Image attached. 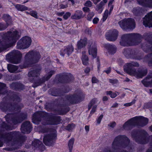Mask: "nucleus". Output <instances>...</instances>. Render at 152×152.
Segmentation results:
<instances>
[{"label":"nucleus","mask_w":152,"mask_h":152,"mask_svg":"<svg viewBox=\"0 0 152 152\" xmlns=\"http://www.w3.org/2000/svg\"><path fill=\"white\" fill-rule=\"evenodd\" d=\"M138 65V64L136 63L132 62L128 63L124 66V71L130 75L134 76L137 77H142L146 74V71L143 72H140L136 71L134 68H132L133 66H137Z\"/></svg>","instance_id":"1"},{"label":"nucleus","mask_w":152,"mask_h":152,"mask_svg":"<svg viewBox=\"0 0 152 152\" xmlns=\"http://www.w3.org/2000/svg\"><path fill=\"white\" fill-rule=\"evenodd\" d=\"M20 34L16 30L8 32L6 35L4 41V45L6 47L11 46L16 42L20 36Z\"/></svg>","instance_id":"2"},{"label":"nucleus","mask_w":152,"mask_h":152,"mask_svg":"<svg viewBox=\"0 0 152 152\" xmlns=\"http://www.w3.org/2000/svg\"><path fill=\"white\" fill-rule=\"evenodd\" d=\"M148 119L142 116L134 117L126 122L123 126L124 129H129L132 126L135 125L139 122L143 124L144 125H146L148 122Z\"/></svg>","instance_id":"3"},{"label":"nucleus","mask_w":152,"mask_h":152,"mask_svg":"<svg viewBox=\"0 0 152 152\" xmlns=\"http://www.w3.org/2000/svg\"><path fill=\"white\" fill-rule=\"evenodd\" d=\"M40 57L39 55V53H37L31 51L29 52L26 56L25 58L26 60H27L26 61L25 63V65L24 67H26L30 66V64L36 58H37V60L35 61L34 62L37 61L39 59Z\"/></svg>","instance_id":"4"},{"label":"nucleus","mask_w":152,"mask_h":152,"mask_svg":"<svg viewBox=\"0 0 152 152\" xmlns=\"http://www.w3.org/2000/svg\"><path fill=\"white\" fill-rule=\"evenodd\" d=\"M31 42V38L26 36L23 37L18 43L17 47L19 49L26 48L30 45Z\"/></svg>","instance_id":"5"},{"label":"nucleus","mask_w":152,"mask_h":152,"mask_svg":"<svg viewBox=\"0 0 152 152\" xmlns=\"http://www.w3.org/2000/svg\"><path fill=\"white\" fill-rule=\"evenodd\" d=\"M121 27L123 29L127 28L129 29H133L135 27V23L134 20L131 19H128L119 22Z\"/></svg>","instance_id":"6"},{"label":"nucleus","mask_w":152,"mask_h":152,"mask_svg":"<svg viewBox=\"0 0 152 152\" xmlns=\"http://www.w3.org/2000/svg\"><path fill=\"white\" fill-rule=\"evenodd\" d=\"M133 35L132 34H129L123 35L121 38V40L120 42L121 45L123 46L136 45V44L134 43V41L130 40Z\"/></svg>","instance_id":"7"},{"label":"nucleus","mask_w":152,"mask_h":152,"mask_svg":"<svg viewBox=\"0 0 152 152\" xmlns=\"http://www.w3.org/2000/svg\"><path fill=\"white\" fill-rule=\"evenodd\" d=\"M143 24L145 27H152V11L148 14L143 18Z\"/></svg>","instance_id":"8"},{"label":"nucleus","mask_w":152,"mask_h":152,"mask_svg":"<svg viewBox=\"0 0 152 152\" xmlns=\"http://www.w3.org/2000/svg\"><path fill=\"white\" fill-rule=\"evenodd\" d=\"M118 35V32L116 30H113L110 31L108 34L106 35V39L110 41H115L117 38Z\"/></svg>","instance_id":"9"},{"label":"nucleus","mask_w":152,"mask_h":152,"mask_svg":"<svg viewBox=\"0 0 152 152\" xmlns=\"http://www.w3.org/2000/svg\"><path fill=\"white\" fill-rule=\"evenodd\" d=\"M31 128L30 122L28 121H26L22 125L21 130L24 133H28L31 131Z\"/></svg>","instance_id":"10"},{"label":"nucleus","mask_w":152,"mask_h":152,"mask_svg":"<svg viewBox=\"0 0 152 152\" xmlns=\"http://www.w3.org/2000/svg\"><path fill=\"white\" fill-rule=\"evenodd\" d=\"M53 137L52 135H48L44 137L43 139L44 143L47 145H52L53 141Z\"/></svg>","instance_id":"11"},{"label":"nucleus","mask_w":152,"mask_h":152,"mask_svg":"<svg viewBox=\"0 0 152 152\" xmlns=\"http://www.w3.org/2000/svg\"><path fill=\"white\" fill-rule=\"evenodd\" d=\"M97 49L96 45L92 44L90 45L88 48V53L89 55L94 57H95L97 55Z\"/></svg>","instance_id":"12"},{"label":"nucleus","mask_w":152,"mask_h":152,"mask_svg":"<svg viewBox=\"0 0 152 152\" xmlns=\"http://www.w3.org/2000/svg\"><path fill=\"white\" fill-rule=\"evenodd\" d=\"M73 48L72 45L66 47L65 49L62 50L61 51L60 54L62 56H64L66 54L67 55L71 54L73 50Z\"/></svg>","instance_id":"13"},{"label":"nucleus","mask_w":152,"mask_h":152,"mask_svg":"<svg viewBox=\"0 0 152 152\" xmlns=\"http://www.w3.org/2000/svg\"><path fill=\"white\" fill-rule=\"evenodd\" d=\"M139 3L147 7H152V0H137Z\"/></svg>","instance_id":"14"},{"label":"nucleus","mask_w":152,"mask_h":152,"mask_svg":"<svg viewBox=\"0 0 152 152\" xmlns=\"http://www.w3.org/2000/svg\"><path fill=\"white\" fill-rule=\"evenodd\" d=\"M83 12L80 10L75 11L74 14L71 16V18L75 19H79L83 17Z\"/></svg>","instance_id":"15"},{"label":"nucleus","mask_w":152,"mask_h":152,"mask_svg":"<svg viewBox=\"0 0 152 152\" xmlns=\"http://www.w3.org/2000/svg\"><path fill=\"white\" fill-rule=\"evenodd\" d=\"M15 7L18 10L21 11H23L26 10H28L29 11L31 10V9H28L26 6L24 5H22L20 4H17L15 6Z\"/></svg>","instance_id":"16"},{"label":"nucleus","mask_w":152,"mask_h":152,"mask_svg":"<svg viewBox=\"0 0 152 152\" xmlns=\"http://www.w3.org/2000/svg\"><path fill=\"white\" fill-rule=\"evenodd\" d=\"M85 52L82 53V56L81 60L83 64L84 65H87L88 64V56L85 54Z\"/></svg>","instance_id":"17"},{"label":"nucleus","mask_w":152,"mask_h":152,"mask_svg":"<svg viewBox=\"0 0 152 152\" xmlns=\"http://www.w3.org/2000/svg\"><path fill=\"white\" fill-rule=\"evenodd\" d=\"M104 47L108 49L109 51L112 54L115 52V49L114 46L109 44H105L104 45Z\"/></svg>","instance_id":"18"},{"label":"nucleus","mask_w":152,"mask_h":152,"mask_svg":"<svg viewBox=\"0 0 152 152\" xmlns=\"http://www.w3.org/2000/svg\"><path fill=\"white\" fill-rule=\"evenodd\" d=\"M7 68L8 71L11 72H17L18 67L16 66L8 64L7 65Z\"/></svg>","instance_id":"19"},{"label":"nucleus","mask_w":152,"mask_h":152,"mask_svg":"<svg viewBox=\"0 0 152 152\" xmlns=\"http://www.w3.org/2000/svg\"><path fill=\"white\" fill-rule=\"evenodd\" d=\"M107 0H103L101 2L99 5L97 6L96 10L98 11L99 13H100L102 12L103 10L102 7L107 2Z\"/></svg>","instance_id":"20"},{"label":"nucleus","mask_w":152,"mask_h":152,"mask_svg":"<svg viewBox=\"0 0 152 152\" xmlns=\"http://www.w3.org/2000/svg\"><path fill=\"white\" fill-rule=\"evenodd\" d=\"M87 43V40L86 38H84V39H80L78 42L77 47L79 49H80L81 48L83 47Z\"/></svg>","instance_id":"21"},{"label":"nucleus","mask_w":152,"mask_h":152,"mask_svg":"<svg viewBox=\"0 0 152 152\" xmlns=\"http://www.w3.org/2000/svg\"><path fill=\"white\" fill-rule=\"evenodd\" d=\"M99 103V102L97 99L94 98L88 104V108L89 110H90L93 106L95 105H97V104Z\"/></svg>","instance_id":"22"},{"label":"nucleus","mask_w":152,"mask_h":152,"mask_svg":"<svg viewBox=\"0 0 152 152\" xmlns=\"http://www.w3.org/2000/svg\"><path fill=\"white\" fill-rule=\"evenodd\" d=\"M107 95L110 96L112 98H114L119 94L118 92H113L111 91H108L106 92Z\"/></svg>","instance_id":"23"},{"label":"nucleus","mask_w":152,"mask_h":152,"mask_svg":"<svg viewBox=\"0 0 152 152\" xmlns=\"http://www.w3.org/2000/svg\"><path fill=\"white\" fill-rule=\"evenodd\" d=\"M74 141V139L72 138L70 139L69 142L68 146L69 148V150L70 152H71L72 150Z\"/></svg>","instance_id":"24"},{"label":"nucleus","mask_w":152,"mask_h":152,"mask_svg":"<svg viewBox=\"0 0 152 152\" xmlns=\"http://www.w3.org/2000/svg\"><path fill=\"white\" fill-rule=\"evenodd\" d=\"M108 10H106L104 13L103 17L102 20L103 22L105 21L107 18L108 16Z\"/></svg>","instance_id":"25"},{"label":"nucleus","mask_w":152,"mask_h":152,"mask_svg":"<svg viewBox=\"0 0 152 152\" xmlns=\"http://www.w3.org/2000/svg\"><path fill=\"white\" fill-rule=\"evenodd\" d=\"M4 18L5 20L6 21L7 23L10 22V17L8 15L5 14L4 15Z\"/></svg>","instance_id":"26"},{"label":"nucleus","mask_w":152,"mask_h":152,"mask_svg":"<svg viewBox=\"0 0 152 152\" xmlns=\"http://www.w3.org/2000/svg\"><path fill=\"white\" fill-rule=\"evenodd\" d=\"M29 15L35 18H38L37 14V12L36 11H31L30 12Z\"/></svg>","instance_id":"27"},{"label":"nucleus","mask_w":152,"mask_h":152,"mask_svg":"<svg viewBox=\"0 0 152 152\" xmlns=\"http://www.w3.org/2000/svg\"><path fill=\"white\" fill-rule=\"evenodd\" d=\"M103 118V115H101L97 118L96 120V125H99L100 123Z\"/></svg>","instance_id":"28"},{"label":"nucleus","mask_w":152,"mask_h":152,"mask_svg":"<svg viewBox=\"0 0 152 152\" xmlns=\"http://www.w3.org/2000/svg\"><path fill=\"white\" fill-rule=\"evenodd\" d=\"M94 13L93 12H90L87 16V19L89 20H91L94 15Z\"/></svg>","instance_id":"29"},{"label":"nucleus","mask_w":152,"mask_h":152,"mask_svg":"<svg viewBox=\"0 0 152 152\" xmlns=\"http://www.w3.org/2000/svg\"><path fill=\"white\" fill-rule=\"evenodd\" d=\"M71 14L69 12H66L63 16V18L64 19L66 20L69 18L71 15Z\"/></svg>","instance_id":"30"},{"label":"nucleus","mask_w":152,"mask_h":152,"mask_svg":"<svg viewBox=\"0 0 152 152\" xmlns=\"http://www.w3.org/2000/svg\"><path fill=\"white\" fill-rule=\"evenodd\" d=\"M7 25H4L2 23L0 24V31L4 30L7 27Z\"/></svg>","instance_id":"31"},{"label":"nucleus","mask_w":152,"mask_h":152,"mask_svg":"<svg viewBox=\"0 0 152 152\" xmlns=\"http://www.w3.org/2000/svg\"><path fill=\"white\" fill-rule=\"evenodd\" d=\"M135 100H134L131 102L125 104H124V106L126 107L129 106L134 104L135 103Z\"/></svg>","instance_id":"32"},{"label":"nucleus","mask_w":152,"mask_h":152,"mask_svg":"<svg viewBox=\"0 0 152 152\" xmlns=\"http://www.w3.org/2000/svg\"><path fill=\"white\" fill-rule=\"evenodd\" d=\"M97 107V105H94L93 106L92 110L91 111V113L93 114L96 111Z\"/></svg>","instance_id":"33"},{"label":"nucleus","mask_w":152,"mask_h":152,"mask_svg":"<svg viewBox=\"0 0 152 152\" xmlns=\"http://www.w3.org/2000/svg\"><path fill=\"white\" fill-rule=\"evenodd\" d=\"M125 137L124 136H120L117 137L114 140V141L113 142V144L114 145L115 142L116 141H118V139L123 138Z\"/></svg>","instance_id":"34"},{"label":"nucleus","mask_w":152,"mask_h":152,"mask_svg":"<svg viewBox=\"0 0 152 152\" xmlns=\"http://www.w3.org/2000/svg\"><path fill=\"white\" fill-rule=\"evenodd\" d=\"M92 81L93 83H96L98 82L99 80L96 77H94L92 78Z\"/></svg>","instance_id":"35"},{"label":"nucleus","mask_w":152,"mask_h":152,"mask_svg":"<svg viewBox=\"0 0 152 152\" xmlns=\"http://www.w3.org/2000/svg\"><path fill=\"white\" fill-rule=\"evenodd\" d=\"M91 2L90 1H87L85 4V5L87 7H91Z\"/></svg>","instance_id":"36"},{"label":"nucleus","mask_w":152,"mask_h":152,"mask_svg":"<svg viewBox=\"0 0 152 152\" xmlns=\"http://www.w3.org/2000/svg\"><path fill=\"white\" fill-rule=\"evenodd\" d=\"M99 20L98 18H95L93 19V22L94 24H96Z\"/></svg>","instance_id":"37"},{"label":"nucleus","mask_w":152,"mask_h":152,"mask_svg":"<svg viewBox=\"0 0 152 152\" xmlns=\"http://www.w3.org/2000/svg\"><path fill=\"white\" fill-rule=\"evenodd\" d=\"M3 44V43H2L1 42H0V52L3 50L4 48L3 45H2ZM6 48V47H4V49Z\"/></svg>","instance_id":"38"},{"label":"nucleus","mask_w":152,"mask_h":152,"mask_svg":"<svg viewBox=\"0 0 152 152\" xmlns=\"http://www.w3.org/2000/svg\"><path fill=\"white\" fill-rule=\"evenodd\" d=\"M116 125V123L115 122H112L111 123H110L108 125V126L112 128L113 127H114Z\"/></svg>","instance_id":"39"},{"label":"nucleus","mask_w":152,"mask_h":152,"mask_svg":"<svg viewBox=\"0 0 152 152\" xmlns=\"http://www.w3.org/2000/svg\"><path fill=\"white\" fill-rule=\"evenodd\" d=\"M83 9L84 12H87L89 11V8L86 7H84Z\"/></svg>","instance_id":"40"},{"label":"nucleus","mask_w":152,"mask_h":152,"mask_svg":"<svg viewBox=\"0 0 152 152\" xmlns=\"http://www.w3.org/2000/svg\"><path fill=\"white\" fill-rule=\"evenodd\" d=\"M64 14V12H57L56 13V15L59 16H62Z\"/></svg>","instance_id":"41"},{"label":"nucleus","mask_w":152,"mask_h":152,"mask_svg":"<svg viewBox=\"0 0 152 152\" xmlns=\"http://www.w3.org/2000/svg\"><path fill=\"white\" fill-rule=\"evenodd\" d=\"M86 131L87 132L89 131V126H86L85 127Z\"/></svg>","instance_id":"42"},{"label":"nucleus","mask_w":152,"mask_h":152,"mask_svg":"<svg viewBox=\"0 0 152 152\" xmlns=\"http://www.w3.org/2000/svg\"><path fill=\"white\" fill-rule=\"evenodd\" d=\"M68 3L70 4L73 5L74 4V1L73 0H69Z\"/></svg>","instance_id":"43"},{"label":"nucleus","mask_w":152,"mask_h":152,"mask_svg":"<svg viewBox=\"0 0 152 152\" xmlns=\"http://www.w3.org/2000/svg\"><path fill=\"white\" fill-rule=\"evenodd\" d=\"M108 97L106 96H104L103 97L102 100L104 101H107L108 100Z\"/></svg>","instance_id":"44"},{"label":"nucleus","mask_w":152,"mask_h":152,"mask_svg":"<svg viewBox=\"0 0 152 152\" xmlns=\"http://www.w3.org/2000/svg\"><path fill=\"white\" fill-rule=\"evenodd\" d=\"M114 1V0H110L108 4V7H110L111 5H112V4L113 3V2Z\"/></svg>","instance_id":"45"},{"label":"nucleus","mask_w":152,"mask_h":152,"mask_svg":"<svg viewBox=\"0 0 152 152\" xmlns=\"http://www.w3.org/2000/svg\"><path fill=\"white\" fill-rule=\"evenodd\" d=\"M110 82L111 83H114L116 82H117V80H110Z\"/></svg>","instance_id":"46"},{"label":"nucleus","mask_w":152,"mask_h":152,"mask_svg":"<svg viewBox=\"0 0 152 152\" xmlns=\"http://www.w3.org/2000/svg\"><path fill=\"white\" fill-rule=\"evenodd\" d=\"M94 4H96L99 1L101 0H92Z\"/></svg>","instance_id":"47"},{"label":"nucleus","mask_w":152,"mask_h":152,"mask_svg":"<svg viewBox=\"0 0 152 152\" xmlns=\"http://www.w3.org/2000/svg\"><path fill=\"white\" fill-rule=\"evenodd\" d=\"M90 71V69L89 68H87L85 70V72L86 73H88Z\"/></svg>","instance_id":"48"},{"label":"nucleus","mask_w":152,"mask_h":152,"mask_svg":"<svg viewBox=\"0 0 152 152\" xmlns=\"http://www.w3.org/2000/svg\"><path fill=\"white\" fill-rule=\"evenodd\" d=\"M68 6L67 5H64L62 4L61 5V8L62 9H64L66 8Z\"/></svg>","instance_id":"49"},{"label":"nucleus","mask_w":152,"mask_h":152,"mask_svg":"<svg viewBox=\"0 0 152 152\" xmlns=\"http://www.w3.org/2000/svg\"><path fill=\"white\" fill-rule=\"evenodd\" d=\"M110 68H109L107 70L105 71V72L107 74H108L110 72Z\"/></svg>","instance_id":"50"},{"label":"nucleus","mask_w":152,"mask_h":152,"mask_svg":"<svg viewBox=\"0 0 152 152\" xmlns=\"http://www.w3.org/2000/svg\"><path fill=\"white\" fill-rule=\"evenodd\" d=\"M110 7V12H111L113 9V5H111L110 6V7Z\"/></svg>","instance_id":"51"},{"label":"nucleus","mask_w":152,"mask_h":152,"mask_svg":"<svg viewBox=\"0 0 152 152\" xmlns=\"http://www.w3.org/2000/svg\"><path fill=\"white\" fill-rule=\"evenodd\" d=\"M15 53L17 54L18 55H19L20 52L18 51H15Z\"/></svg>","instance_id":"52"},{"label":"nucleus","mask_w":152,"mask_h":152,"mask_svg":"<svg viewBox=\"0 0 152 152\" xmlns=\"http://www.w3.org/2000/svg\"><path fill=\"white\" fill-rule=\"evenodd\" d=\"M3 142L1 141H0V147L2 146L3 145Z\"/></svg>","instance_id":"53"},{"label":"nucleus","mask_w":152,"mask_h":152,"mask_svg":"<svg viewBox=\"0 0 152 152\" xmlns=\"http://www.w3.org/2000/svg\"><path fill=\"white\" fill-rule=\"evenodd\" d=\"M57 19L60 21L62 20V19L61 18H57Z\"/></svg>","instance_id":"54"},{"label":"nucleus","mask_w":152,"mask_h":152,"mask_svg":"<svg viewBox=\"0 0 152 152\" xmlns=\"http://www.w3.org/2000/svg\"><path fill=\"white\" fill-rule=\"evenodd\" d=\"M13 62L15 64H17L19 62V61H17L16 62L14 61Z\"/></svg>","instance_id":"55"},{"label":"nucleus","mask_w":152,"mask_h":152,"mask_svg":"<svg viewBox=\"0 0 152 152\" xmlns=\"http://www.w3.org/2000/svg\"><path fill=\"white\" fill-rule=\"evenodd\" d=\"M145 80H143L142 81V83L144 85H145V86H146V85H145Z\"/></svg>","instance_id":"56"},{"label":"nucleus","mask_w":152,"mask_h":152,"mask_svg":"<svg viewBox=\"0 0 152 152\" xmlns=\"http://www.w3.org/2000/svg\"><path fill=\"white\" fill-rule=\"evenodd\" d=\"M36 142H37L38 143V144H39V143H41V142H40L39 140H36Z\"/></svg>","instance_id":"57"},{"label":"nucleus","mask_w":152,"mask_h":152,"mask_svg":"<svg viewBox=\"0 0 152 152\" xmlns=\"http://www.w3.org/2000/svg\"><path fill=\"white\" fill-rule=\"evenodd\" d=\"M26 13L27 14H29V13H30V12H26Z\"/></svg>","instance_id":"58"},{"label":"nucleus","mask_w":152,"mask_h":152,"mask_svg":"<svg viewBox=\"0 0 152 152\" xmlns=\"http://www.w3.org/2000/svg\"><path fill=\"white\" fill-rule=\"evenodd\" d=\"M125 94H123L122 95V96H123V97H124V96H125Z\"/></svg>","instance_id":"59"},{"label":"nucleus","mask_w":152,"mask_h":152,"mask_svg":"<svg viewBox=\"0 0 152 152\" xmlns=\"http://www.w3.org/2000/svg\"><path fill=\"white\" fill-rule=\"evenodd\" d=\"M50 124H57V123H51Z\"/></svg>","instance_id":"60"},{"label":"nucleus","mask_w":152,"mask_h":152,"mask_svg":"<svg viewBox=\"0 0 152 152\" xmlns=\"http://www.w3.org/2000/svg\"><path fill=\"white\" fill-rule=\"evenodd\" d=\"M150 129L151 131H152V126L151 127Z\"/></svg>","instance_id":"61"},{"label":"nucleus","mask_w":152,"mask_h":152,"mask_svg":"<svg viewBox=\"0 0 152 152\" xmlns=\"http://www.w3.org/2000/svg\"><path fill=\"white\" fill-rule=\"evenodd\" d=\"M129 80L128 79H127V81H129Z\"/></svg>","instance_id":"62"},{"label":"nucleus","mask_w":152,"mask_h":152,"mask_svg":"<svg viewBox=\"0 0 152 152\" xmlns=\"http://www.w3.org/2000/svg\"><path fill=\"white\" fill-rule=\"evenodd\" d=\"M28 1H27L26 2H24L23 3H26V2H28Z\"/></svg>","instance_id":"63"},{"label":"nucleus","mask_w":152,"mask_h":152,"mask_svg":"<svg viewBox=\"0 0 152 152\" xmlns=\"http://www.w3.org/2000/svg\"><path fill=\"white\" fill-rule=\"evenodd\" d=\"M141 143H142V144H145V142H141Z\"/></svg>","instance_id":"64"}]
</instances>
